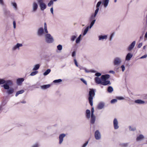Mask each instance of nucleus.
<instances>
[{"label": "nucleus", "instance_id": "nucleus-1", "mask_svg": "<svg viewBox=\"0 0 147 147\" xmlns=\"http://www.w3.org/2000/svg\"><path fill=\"white\" fill-rule=\"evenodd\" d=\"M110 75L108 74L102 75L101 76V78L96 77L95 78V82L97 84H101L104 86H106L108 84H110V81L107 80L110 78Z\"/></svg>", "mask_w": 147, "mask_h": 147}, {"label": "nucleus", "instance_id": "nucleus-2", "mask_svg": "<svg viewBox=\"0 0 147 147\" xmlns=\"http://www.w3.org/2000/svg\"><path fill=\"white\" fill-rule=\"evenodd\" d=\"M44 29L43 28L41 27L39 28L37 31V34L39 36H42L44 35L45 34V33H48V31L47 29V26L46 22L44 23Z\"/></svg>", "mask_w": 147, "mask_h": 147}, {"label": "nucleus", "instance_id": "nucleus-3", "mask_svg": "<svg viewBox=\"0 0 147 147\" xmlns=\"http://www.w3.org/2000/svg\"><path fill=\"white\" fill-rule=\"evenodd\" d=\"M88 100L90 105L91 106L93 105V99L95 95L94 90L90 89L89 93Z\"/></svg>", "mask_w": 147, "mask_h": 147}, {"label": "nucleus", "instance_id": "nucleus-4", "mask_svg": "<svg viewBox=\"0 0 147 147\" xmlns=\"http://www.w3.org/2000/svg\"><path fill=\"white\" fill-rule=\"evenodd\" d=\"M45 39L46 42L48 43H52L54 41L53 37L50 34L47 33L45 35Z\"/></svg>", "mask_w": 147, "mask_h": 147}, {"label": "nucleus", "instance_id": "nucleus-5", "mask_svg": "<svg viewBox=\"0 0 147 147\" xmlns=\"http://www.w3.org/2000/svg\"><path fill=\"white\" fill-rule=\"evenodd\" d=\"M37 1L41 11H43L46 8L47 5L43 2V0H37Z\"/></svg>", "mask_w": 147, "mask_h": 147}, {"label": "nucleus", "instance_id": "nucleus-6", "mask_svg": "<svg viewBox=\"0 0 147 147\" xmlns=\"http://www.w3.org/2000/svg\"><path fill=\"white\" fill-rule=\"evenodd\" d=\"M122 60L119 57H115L113 61V64L115 66H118L122 63Z\"/></svg>", "mask_w": 147, "mask_h": 147}, {"label": "nucleus", "instance_id": "nucleus-7", "mask_svg": "<svg viewBox=\"0 0 147 147\" xmlns=\"http://www.w3.org/2000/svg\"><path fill=\"white\" fill-rule=\"evenodd\" d=\"M23 46L22 43H17L15 45H14L12 48V50L13 51H15L18 50L20 49V47H22Z\"/></svg>", "mask_w": 147, "mask_h": 147}, {"label": "nucleus", "instance_id": "nucleus-8", "mask_svg": "<svg viewBox=\"0 0 147 147\" xmlns=\"http://www.w3.org/2000/svg\"><path fill=\"white\" fill-rule=\"evenodd\" d=\"M94 136L95 139L96 140H99L101 139V134L98 130H97L95 131Z\"/></svg>", "mask_w": 147, "mask_h": 147}, {"label": "nucleus", "instance_id": "nucleus-9", "mask_svg": "<svg viewBox=\"0 0 147 147\" xmlns=\"http://www.w3.org/2000/svg\"><path fill=\"white\" fill-rule=\"evenodd\" d=\"M114 129H117L119 128V127L118 125V122L116 118H115L113 121Z\"/></svg>", "mask_w": 147, "mask_h": 147}, {"label": "nucleus", "instance_id": "nucleus-10", "mask_svg": "<svg viewBox=\"0 0 147 147\" xmlns=\"http://www.w3.org/2000/svg\"><path fill=\"white\" fill-rule=\"evenodd\" d=\"M101 1H98L96 5V9L94 13V14L96 15V16L99 11V7L101 4Z\"/></svg>", "mask_w": 147, "mask_h": 147}, {"label": "nucleus", "instance_id": "nucleus-11", "mask_svg": "<svg viewBox=\"0 0 147 147\" xmlns=\"http://www.w3.org/2000/svg\"><path fill=\"white\" fill-rule=\"evenodd\" d=\"M66 136L65 134H60L59 135V144H61L62 143L63 140V138H65Z\"/></svg>", "mask_w": 147, "mask_h": 147}, {"label": "nucleus", "instance_id": "nucleus-12", "mask_svg": "<svg viewBox=\"0 0 147 147\" xmlns=\"http://www.w3.org/2000/svg\"><path fill=\"white\" fill-rule=\"evenodd\" d=\"M38 8V5L35 2H34L33 3L32 5V12H36Z\"/></svg>", "mask_w": 147, "mask_h": 147}, {"label": "nucleus", "instance_id": "nucleus-13", "mask_svg": "<svg viewBox=\"0 0 147 147\" xmlns=\"http://www.w3.org/2000/svg\"><path fill=\"white\" fill-rule=\"evenodd\" d=\"M101 1L102 5L105 8H106L108 6L109 0H102Z\"/></svg>", "mask_w": 147, "mask_h": 147}, {"label": "nucleus", "instance_id": "nucleus-14", "mask_svg": "<svg viewBox=\"0 0 147 147\" xmlns=\"http://www.w3.org/2000/svg\"><path fill=\"white\" fill-rule=\"evenodd\" d=\"M136 44V41H133L130 45L127 48L128 50L130 51L134 48Z\"/></svg>", "mask_w": 147, "mask_h": 147}, {"label": "nucleus", "instance_id": "nucleus-15", "mask_svg": "<svg viewBox=\"0 0 147 147\" xmlns=\"http://www.w3.org/2000/svg\"><path fill=\"white\" fill-rule=\"evenodd\" d=\"M144 138V136L142 134H140L136 138V140L137 141H141Z\"/></svg>", "mask_w": 147, "mask_h": 147}, {"label": "nucleus", "instance_id": "nucleus-16", "mask_svg": "<svg viewBox=\"0 0 147 147\" xmlns=\"http://www.w3.org/2000/svg\"><path fill=\"white\" fill-rule=\"evenodd\" d=\"M133 57V54L131 53H128L127 55L125 58V60L126 61H129Z\"/></svg>", "mask_w": 147, "mask_h": 147}, {"label": "nucleus", "instance_id": "nucleus-17", "mask_svg": "<svg viewBox=\"0 0 147 147\" xmlns=\"http://www.w3.org/2000/svg\"><path fill=\"white\" fill-rule=\"evenodd\" d=\"M90 111L89 109H87L86 111V116L87 118L89 119L90 117Z\"/></svg>", "mask_w": 147, "mask_h": 147}, {"label": "nucleus", "instance_id": "nucleus-18", "mask_svg": "<svg viewBox=\"0 0 147 147\" xmlns=\"http://www.w3.org/2000/svg\"><path fill=\"white\" fill-rule=\"evenodd\" d=\"M96 120V117L94 115H91L90 123L92 124L94 123Z\"/></svg>", "mask_w": 147, "mask_h": 147}, {"label": "nucleus", "instance_id": "nucleus-19", "mask_svg": "<svg viewBox=\"0 0 147 147\" xmlns=\"http://www.w3.org/2000/svg\"><path fill=\"white\" fill-rule=\"evenodd\" d=\"M24 79L23 78H19L17 80V83L18 85L21 84L24 81Z\"/></svg>", "mask_w": 147, "mask_h": 147}, {"label": "nucleus", "instance_id": "nucleus-20", "mask_svg": "<svg viewBox=\"0 0 147 147\" xmlns=\"http://www.w3.org/2000/svg\"><path fill=\"white\" fill-rule=\"evenodd\" d=\"M11 4L13 7L14 10L17 11L18 9V7L17 3L14 1L11 2Z\"/></svg>", "mask_w": 147, "mask_h": 147}, {"label": "nucleus", "instance_id": "nucleus-21", "mask_svg": "<svg viewBox=\"0 0 147 147\" xmlns=\"http://www.w3.org/2000/svg\"><path fill=\"white\" fill-rule=\"evenodd\" d=\"M99 40H106L107 38V35H100L99 36Z\"/></svg>", "mask_w": 147, "mask_h": 147}, {"label": "nucleus", "instance_id": "nucleus-22", "mask_svg": "<svg viewBox=\"0 0 147 147\" xmlns=\"http://www.w3.org/2000/svg\"><path fill=\"white\" fill-rule=\"evenodd\" d=\"M105 104L103 102L99 103L98 105V108L99 109H103L104 106Z\"/></svg>", "mask_w": 147, "mask_h": 147}, {"label": "nucleus", "instance_id": "nucleus-23", "mask_svg": "<svg viewBox=\"0 0 147 147\" xmlns=\"http://www.w3.org/2000/svg\"><path fill=\"white\" fill-rule=\"evenodd\" d=\"M96 16L94 15V13H92L89 18V21L92 22L95 20V22L96 20L95 19V17Z\"/></svg>", "mask_w": 147, "mask_h": 147}, {"label": "nucleus", "instance_id": "nucleus-24", "mask_svg": "<svg viewBox=\"0 0 147 147\" xmlns=\"http://www.w3.org/2000/svg\"><path fill=\"white\" fill-rule=\"evenodd\" d=\"M135 102L138 104H144L145 103V102L141 99H138L135 101Z\"/></svg>", "mask_w": 147, "mask_h": 147}, {"label": "nucleus", "instance_id": "nucleus-25", "mask_svg": "<svg viewBox=\"0 0 147 147\" xmlns=\"http://www.w3.org/2000/svg\"><path fill=\"white\" fill-rule=\"evenodd\" d=\"M40 67V65L39 64H37L34 65L32 69V70L37 71L36 70L39 69Z\"/></svg>", "mask_w": 147, "mask_h": 147}, {"label": "nucleus", "instance_id": "nucleus-26", "mask_svg": "<svg viewBox=\"0 0 147 147\" xmlns=\"http://www.w3.org/2000/svg\"><path fill=\"white\" fill-rule=\"evenodd\" d=\"M14 92V90L13 88H10L7 91V93L9 95L12 94Z\"/></svg>", "mask_w": 147, "mask_h": 147}, {"label": "nucleus", "instance_id": "nucleus-27", "mask_svg": "<svg viewBox=\"0 0 147 147\" xmlns=\"http://www.w3.org/2000/svg\"><path fill=\"white\" fill-rule=\"evenodd\" d=\"M10 81L8 80L7 81H6L3 79H0V84H3L5 83H9L10 82Z\"/></svg>", "mask_w": 147, "mask_h": 147}, {"label": "nucleus", "instance_id": "nucleus-28", "mask_svg": "<svg viewBox=\"0 0 147 147\" xmlns=\"http://www.w3.org/2000/svg\"><path fill=\"white\" fill-rule=\"evenodd\" d=\"M50 85L47 84L41 86L40 87L41 89H45L49 88L50 87Z\"/></svg>", "mask_w": 147, "mask_h": 147}, {"label": "nucleus", "instance_id": "nucleus-29", "mask_svg": "<svg viewBox=\"0 0 147 147\" xmlns=\"http://www.w3.org/2000/svg\"><path fill=\"white\" fill-rule=\"evenodd\" d=\"M58 0H51L48 3L47 5L48 7H50L53 4L54 1H56Z\"/></svg>", "mask_w": 147, "mask_h": 147}, {"label": "nucleus", "instance_id": "nucleus-30", "mask_svg": "<svg viewBox=\"0 0 147 147\" xmlns=\"http://www.w3.org/2000/svg\"><path fill=\"white\" fill-rule=\"evenodd\" d=\"M0 5L2 7H4L6 6L4 0H0Z\"/></svg>", "mask_w": 147, "mask_h": 147}, {"label": "nucleus", "instance_id": "nucleus-31", "mask_svg": "<svg viewBox=\"0 0 147 147\" xmlns=\"http://www.w3.org/2000/svg\"><path fill=\"white\" fill-rule=\"evenodd\" d=\"M82 35L80 34L78 37L76 39V43H79L80 41L81 40V37Z\"/></svg>", "mask_w": 147, "mask_h": 147}, {"label": "nucleus", "instance_id": "nucleus-32", "mask_svg": "<svg viewBox=\"0 0 147 147\" xmlns=\"http://www.w3.org/2000/svg\"><path fill=\"white\" fill-rule=\"evenodd\" d=\"M24 90H21L17 92L15 96H18V95L20 94H22L24 92Z\"/></svg>", "mask_w": 147, "mask_h": 147}, {"label": "nucleus", "instance_id": "nucleus-33", "mask_svg": "<svg viewBox=\"0 0 147 147\" xmlns=\"http://www.w3.org/2000/svg\"><path fill=\"white\" fill-rule=\"evenodd\" d=\"M51 70L50 69H47L44 73L43 75L45 76L51 72Z\"/></svg>", "mask_w": 147, "mask_h": 147}, {"label": "nucleus", "instance_id": "nucleus-34", "mask_svg": "<svg viewBox=\"0 0 147 147\" xmlns=\"http://www.w3.org/2000/svg\"><path fill=\"white\" fill-rule=\"evenodd\" d=\"M89 28V26H88L85 29V30H84V31L83 33V36L85 35L86 34L88 31V30Z\"/></svg>", "mask_w": 147, "mask_h": 147}, {"label": "nucleus", "instance_id": "nucleus-35", "mask_svg": "<svg viewBox=\"0 0 147 147\" xmlns=\"http://www.w3.org/2000/svg\"><path fill=\"white\" fill-rule=\"evenodd\" d=\"M113 91V88L111 86H109L108 88L107 91L109 93H111Z\"/></svg>", "mask_w": 147, "mask_h": 147}, {"label": "nucleus", "instance_id": "nucleus-36", "mask_svg": "<svg viewBox=\"0 0 147 147\" xmlns=\"http://www.w3.org/2000/svg\"><path fill=\"white\" fill-rule=\"evenodd\" d=\"M77 36L76 35H73L71 37L70 40L72 41H74L77 38Z\"/></svg>", "mask_w": 147, "mask_h": 147}, {"label": "nucleus", "instance_id": "nucleus-37", "mask_svg": "<svg viewBox=\"0 0 147 147\" xmlns=\"http://www.w3.org/2000/svg\"><path fill=\"white\" fill-rule=\"evenodd\" d=\"M38 73V71H34L31 73L30 75L31 76H34L36 75Z\"/></svg>", "mask_w": 147, "mask_h": 147}, {"label": "nucleus", "instance_id": "nucleus-38", "mask_svg": "<svg viewBox=\"0 0 147 147\" xmlns=\"http://www.w3.org/2000/svg\"><path fill=\"white\" fill-rule=\"evenodd\" d=\"M3 86V87L5 89H7L8 90L9 89V86L7 83L4 84Z\"/></svg>", "mask_w": 147, "mask_h": 147}, {"label": "nucleus", "instance_id": "nucleus-39", "mask_svg": "<svg viewBox=\"0 0 147 147\" xmlns=\"http://www.w3.org/2000/svg\"><path fill=\"white\" fill-rule=\"evenodd\" d=\"M129 129L130 131H134L136 130V128L135 127H132L131 126H129Z\"/></svg>", "mask_w": 147, "mask_h": 147}, {"label": "nucleus", "instance_id": "nucleus-40", "mask_svg": "<svg viewBox=\"0 0 147 147\" xmlns=\"http://www.w3.org/2000/svg\"><path fill=\"white\" fill-rule=\"evenodd\" d=\"M57 48L58 50L61 51L62 49V45H59L57 46Z\"/></svg>", "mask_w": 147, "mask_h": 147}, {"label": "nucleus", "instance_id": "nucleus-41", "mask_svg": "<svg viewBox=\"0 0 147 147\" xmlns=\"http://www.w3.org/2000/svg\"><path fill=\"white\" fill-rule=\"evenodd\" d=\"M62 81V80L61 79L55 80L53 81V82L54 83H59Z\"/></svg>", "mask_w": 147, "mask_h": 147}, {"label": "nucleus", "instance_id": "nucleus-42", "mask_svg": "<svg viewBox=\"0 0 147 147\" xmlns=\"http://www.w3.org/2000/svg\"><path fill=\"white\" fill-rule=\"evenodd\" d=\"M95 22V20H94L93 21H92V22H91L90 26H88L89 28L90 29L92 27Z\"/></svg>", "mask_w": 147, "mask_h": 147}, {"label": "nucleus", "instance_id": "nucleus-43", "mask_svg": "<svg viewBox=\"0 0 147 147\" xmlns=\"http://www.w3.org/2000/svg\"><path fill=\"white\" fill-rule=\"evenodd\" d=\"M84 70H85V72H86V73H88V72H94V73H95V72H96V71H94V70H90V71H89V70H88L85 68L84 69Z\"/></svg>", "mask_w": 147, "mask_h": 147}, {"label": "nucleus", "instance_id": "nucleus-44", "mask_svg": "<svg viewBox=\"0 0 147 147\" xmlns=\"http://www.w3.org/2000/svg\"><path fill=\"white\" fill-rule=\"evenodd\" d=\"M117 102V99H113L111 101V104L115 103Z\"/></svg>", "mask_w": 147, "mask_h": 147}, {"label": "nucleus", "instance_id": "nucleus-45", "mask_svg": "<svg viewBox=\"0 0 147 147\" xmlns=\"http://www.w3.org/2000/svg\"><path fill=\"white\" fill-rule=\"evenodd\" d=\"M39 146V144L38 143H36L34 144H33L31 147H38Z\"/></svg>", "mask_w": 147, "mask_h": 147}, {"label": "nucleus", "instance_id": "nucleus-46", "mask_svg": "<svg viewBox=\"0 0 147 147\" xmlns=\"http://www.w3.org/2000/svg\"><path fill=\"white\" fill-rule=\"evenodd\" d=\"M116 98L119 100H124V98L122 96H117L116 97Z\"/></svg>", "mask_w": 147, "mask_h": 147}, {"label": "nucleus", "instance_id": "nucleus-47", "mask_svg": "<svg viewBox=\"0 0 147 147\" xmlns=\"http://www.w3.org/2000/svg\"><path fill=\"white\" fill-rule=\"evenodd\" d=\"M80 80L82 82L86 85L87 84V83L86 81L83 78H81L80 79Z\"/></svg>", "mask_w": 147, "mask_h": 147}, {"label": "nucleus", "instance_id": "nucleus-48", "mask_svg": "<svg viewBox=\"0 0 147 147\" xmlns=\"http://www.w3.org/2000/svg\"><path fill=\"white\" fill-rule=\"evenodd\" d=\"M94 107H92L91 109V115H94Z\"/></svg>", "mask_w": 147, "mask_h": 147}, {"label": "nucleus", "instance_id": "nucleus-49", "mask_svg": "<svg viewBox=\"0 0 147 147\" xmlns=\"http://www.w3.org/2000/svg\"><path fill=\"white\" fill-rule=\"evenodd\" d=\"M121 68L122 69V70L123 72L125 70V67L124 65H122L121 67Z\"/></svg>", "mask_w": 147, "mask_h": 147}, {"label": "nucleus", "instance_id": "nucleus-50", "mask_svg": "<svg viewBox=\"0 0 147 147\" xmlns=\"http://www.w3.org/2000/svg\"><path fill=\"white\" fill-rule=\"evenodd\" d=\"M88 141H86L85 143L82 146V147H86L87 145L88 144Z\"/></svg>", "mask_w": 147, "mask_h": 147}, {"label": "nucleus", "instance_id": "nucleus-51", "mask_svg": "<svg viewBox=\"0 0 147 147\" xmlns=\"http://www.w3.org/2000/svg\"><path fill=\"white\" fill-rule=\"evenodd\" d=\"M101 74L99 72L96 73L95 74V76H97V77L100 76H101Z\"/></svg>", "mask_w": 147, "mask_h": 147}, {"label": "nucleus", "instance_id": "nucleus-52", "mask_svg": "<svg viewBox=\"0 0 147 147\" xmlns=\"http://www.w3.org/2000/svg\"><path fill=\"white\" fill-rule=\"evenodd\" d=\"M147 57V54H145L144 55L142 56L140 58V59H142L146 58Z\"/></svg>", "mask_w": 147, "mask_h": 147}, {"label": "nucleus", "instance_id": "nucleus-53", "mask_svg": "<svg viewBox=\"0 0 147 147\" xmlns=\"http://www.w3.org/2000/svg\"><path fill=\"white\" fill-rule=\"evenodd\" d=\"M74 63H75V64L76 65L77 67H78V65L76 60V59H74Z\"/></svg>", "mask_w": 147, "mask_h": 147}, {"label": "nucleus", "instance_id": "nucleus-54", "mask_svg": "<svg viewBox=\"0 0 147 147\" xmlns=\"http://www.w3.org/2000/svg\"><path fill=\"white\" fill-rule=\"evenodd\" d=\"M142 42L140 43L138 46V47H137L138 48H140L142 46Z\"/></svg>", "mask_w": 147, "mask_h": 147}, {"label": "nucleus", "instance_id": "nucleus-55", "mask_svg": "<svg viewBox=\"0 0 147 147\" xmlns=\"http://www.w3.org/2000/svg\"><path fill=\"white\" fill-rule=\"evenodd\" d=\"M128 143H123L122 144V146H124V147H126L128 145Z\"/></svg>", "mask_w": 147, "mask_h": 147}, {"label": "nucleus", "instance_id": "nucleus-56", "mask_svg": "<svg viewBox=\"0 0 147 147\" xmlns=\"http://www.w3.org/2000/svg\"><path fill=\"white\" fill-rule=\"evenodd\" d=\"M13 28L15 29L16 28V23L15 21L13 22Z\"/></svg>", "mask_w": 147, "mask_h": 147}, {"label": "nucleus", "instance_id": "nucleus-57", "mask_svg": "<svg viewBox=\"0 0 147 147\" xmlns=\"http://www.w3.org/2000/svg\"><path fill=\"white\" fill-rule=\"evenodd\" d=\"M76 52L75 51H74L73 52L72 54V56L73 57H74L76 55Z\"/></svg>", "mask_w": 147, "mask_h": 147}, {"label": "nucleus", "instance_id": "nucleus-58", "mask_svg": "<svg viewBox=\"0 0 147 147\" xmlns=\"http://www.w3.org/2000/svg\"><path fill=\"white\" fill-rule=\"evenodd\" d=\"M50 11L51 13L53 14V7H51L50 9Z\"/></svg>", "mask_w": 147, "mask_h": 147}, {"label": "nucleus", "instance_id": "nucleus-59", "mask_svg": "<svg viewBox=\"0 0 147 147\" xmlns=\"http://www.w3.org/2000/svg\"><path fill=\"white\" fill-rule=\"evenodd\" d=\"M144 37L145 38H147V31L146 32L145 36H144Z\"/></svg>", "mask_w": 147, "mask_h": 147}, {"label": "nucleus", "instance_id": "nucleus-60", "mask_svg": "<svg viewBox=\"0 0 147 147\" xmlns=\"http://www.w3.org/2000/svg\"><path fill=\"white\" fill-rule=\"evenodd\" d=\"M79 68L80 69H84L85 68L84 67H81V66H80L79 67Z\"/></svg>", "mask_w": 147, "mask_h": 147}, {"label": "nucleus", "instance_id": "nucleus-61", "mask_svg": "<svg viewBox=\"0 0 147 147\" xmlns=\"http://www.w3.org/2000/svg\"><path fill=\"white\" fill-rule=\"evenodd\" d=\"M21 103L23 104H25L26 103V102L25 100H23L21 102Z\"/></svg>", "mask_w": 147, "mask_h": 147}, {"label": "nucleus", "instance_id": "nucleus-62", "mask_svg": "<svg viewBox=\"0 0 147 147\" xmlns=\"http://www.w3.org/2000/svg\"><path fill=\"white\" fill-rule=\"evenodd\" d=\"M112 36H113V34H112L111 35V36L110 37V40H112Z\"/></svg>", "mask_w": 147, "mask_h": 147}, {"label": "nucleus", "instance_id": "nucleus-63", "mask_svg": "<svg viewBox=\"0 0 147 147\" xmlns=\"http://www.w3.org/2000/svg\"><path fill=\"white\" fill-rule=\"evenodd\" d=\"M109 72L111 73H112V74H114V71H110Z\"/></svg>", "mask_w": 147, "mask_h": 147}, {"label": "nucleus", "instance_id": "nucleus-64", "mask_svg": "<svg viewBox=\"0 0 147 147\" xmlns=\"http://www.w3.org/2000/svg\"><path fill=\"white\" fill-rule=\"evenodd\" d=\"M146 47V46H144L143 48V49H145Z\"/></svg>", "mask_w": 147, "mask_h": 147}]
</instances>
